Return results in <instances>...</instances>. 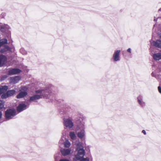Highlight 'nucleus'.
<instances>
[{
	"mask_svg": "<svg viewBox=\"0 0 161 161\" xmlns=\"http://www.w3.org/2000/svg\"><path fill=\"white\" fill-rule=\"evenodd\" d=\"M63 123L64 126L69 129L72 128L74 124L71 119L69 118H64L63 119Z\"/></svg>",
	"mask_w": 161,
	"mask_h": 161,
	"instance_id": "obj_5",
	"label": "nucleus"
},
{
	"mask_svg": "<svg viewBox=\"0 0 161 161\" xmlns=\"http://www.w3.org/2000/svg\"><path fill=\"white\" fill-rule=\"evenodd\" d=\"M84 125L82 124V130L80 132H78L77 134L78 136L80 138H82L85 136Z\"/></svg>",
	"mask_w": 161,
	"mask_h": 161,
	"instance_id": "obj_9",
	"label": "nucleus"
},
{
	"mask_svg": "<svg viewBox=\"0 0 161 161\" xmlns=\"http://www.w3.org/2000/svg\"><path fill=\"white\" fill-rule=\"evenodd\" d=\"M64 146L66 147H69L70 145V143L68 140H66L64 142Z\"/></svg>",
	"mask_w": 161,
	"mask_h": 161,
	"instance_id": "obj_22",
	"label": "nucleus"
},
{
	"mask_svg": "<svg viewBox=\"0 0 161 161\" xmlns=\"http://www.w3.org/2000/svg\"><path fill=\"white\" fill-rule=\"evenodd\" d=\"M138 101L139 104L141 105L142 106H144L145 104L144 102L141 101V99H140L139 98H138Z\"/></svg>",
	"mask_w": 161,
	"mask_h": 161,
	"instance_id": "obj_23",
	"label": "nucleus"
},
{
	"mask_svg": "<svg viewBox=\"0 0 161 161\" xmlns=\"http://www.w3.org/2000/svg\"><path fill=\"white\" fill-rule=\"evenodd\" d=\"M40 98V96L38 94L35 95L30 97V101H35L39 99Z\"/></svg>",
	"mask_w": 161,
	"mask_h": 161,
	"instance_id": "obj_17",
	"label": "nucleus"
},
{
	"mask_svg": "<svg viewBox=\"0 0 161 161\" xmlns=\"http://www.w3.org/2000/svg\"><path fill=\"white\" fill-rule=\"evenodd\" d=\"M26 108V105L24 103L19 104L17 108V110L18 112H21Z\"/></svg>",
	"mask_w": 161,
	"mask_h": 161,
	"instance_id": "obj_7",
	"label": "nucleus"
},
{
	"mask_svg": "<svg viewBox=\"0 0 161 161\" xmlns=\"http://www.w3.org/2000/svg\"><path fill=\"white\" fill-rule=\"evenodd\" d=\"M7 77V75H4L1 78V81H3L4 80V79H6Z\"/></svg>",
	"mask_w": 161,
	"mask_h": 161,
	"instance_id": "obj_26",
	"label": "nucleus"
},
{
	"mask_svg": "<svg viewBox=\"0 0 161 161\" xmlns=\"http://www.w3.org/2000/svg\"><path fill=\"white\" fill-rule=\"evenodd\" d=\"M21 70L17 68H13L9 69L8 72L9 75H13L17 74L21 72Z\"/></svg>",
	"mask_w": 161,
	"mask_h": 161,
	"instance_id": "obj_6",
	"label": "nucleus"
},
{
	"mask_svg": "<svg viewBox=\"0 0 161 161\" xmlns=\"http://www.w3.org/2000/svg\"><path fill=\"white\" fill-rule=\"evenodd\" d=\"M160 38H161V34L160 35ZM152 44L155 47L161 48V41L158 40L156 42L153 41Z\"/></svg>",
	"mask_w": 161,
	"mask_h": 161,
	"instance_id": "obj_11",
	"label": "nucleus"
},
{
	"mask_svg": "<svg viewBox=\"0 0 161 161\" xmlns=\"http://www.w3.org/2000/svg\"><path fill=\"white\" fill-rule=\"evenodd\" d=\"M77 150L78 151V153L75 155V157L77 160H79L83 157L85 154V151L81 147H78Z\"/></svg>",
	"mask_w": 161,
	"mask_h": 161,
	"instance_id": "obj_4",
	"label": "nucleus"
},
{
	"mask_svg": "<svg viewBox=\"0 0 161 161\" xmlns=\"http://www.w3.org/2000/svg\"><path fill=\"white\" fill-rule=\"evenodd\" d=\"M22 50H23V49H20V51L21 52V51H22Z\"/></svg>",
	"mask_w": 161,
	"mask_h": 161,
	"instance_id": "obj_35",
	"label": "nucleus"
},
{
	"mask_svg": "<svg viewBox=\"0 0 161 161\" xmlns=\"http://www.w3.org/2000/svg\"><path fill=\"white\" fill-rule=\"evenodd\" d=\"M120 50H117L115 51L113 55V58L115 61H117L119 60V54Z\"/></svg>",
	"mask_w": 161,
	"mask_h": 161,
	"instance_id": "obj_10",
	"label": "nucleus"
},
{
	"mask_svg": "<svg viewBox=\"0 0 161 161\" xmlns=\"http://www.w3.org/2000/svg\"><path fill=\"white\" fill-rule=\"evenodd\" d=\"M10 49L9 47L8 46H5L4 48L3 49H1L0 51V52L3 53L5 51L9 50Z\"/></svg>",
	"mask_w": 161,
	"mask_h": 161,
	"instance_id": "obj_20",
	"label": "nucleus"
},
{
	"mask_svg": "<svg viewBox=\"0 0 161 161\" xmlns=\"http://www.w3.org/2000/svg\"><path fill=\"white\" fill-rule=\"evenodd\" d=\"M51 86L47 88L45 90H41V97L42 98V97L46 98H50V100H52V93H51Z\"/></svg>",
	"mask_w": 161,
	"mask_h": 161,
	"instance_id": "obj_2",
	"label": "nucleus"
},
{
	"mask_svg": "<svg viewBox=\"0 0 161 161\" xmlns=\"http://www.w3.org/2000/svg\"><path fill=\"white\" fill-rule=\"evenodd\" d=\"M159 11H161V8H160V9H159Z\"/></svg>",
	"mask_w": 161,
	"mask_h": 161,
	"instance_id": "obj_36",
	"label": "nucleus"
},
{
	"mask_svg": "<svg viewBox=\"0 0 161 161\" xmlns=\"http://www.w3.org/2000/svg\"><path fill=\"white\" fill-rule=\"evenodd\" d=\"M71 150L70 149H61V152L63 156H66L69 154L71 152Z\"/></svg>",
	"mask_w": 161,
	"mask_h": 161,
	"instance_id": "obj_12",
	"label": "nucleus"
},
{
	"mask_svg": "<svg viewBox=\"0 0 161 161\" xmlns=\"http://www.w3.org/2000/svg\"><path fill=\"white\" fill-rule=\"evenodd\" d=\"M27 94V92L25 91H21L17 96V98H20L24 97Z\"/></svg>",
	"mask_w": 161,
	"mask_h": 161,
	"instance_id": "obj_14",
	"label": "nucleus"
},
{
	"mask_svg": "<svg viewBox=\"0 0 161 161\" xmlns=\"http://www.w3.org/2000/svg\"><path fill=\"white\" fill-rule=\"evenodd\" d=\"M8 97L13 95L15 92V91L14 90H10L8 91L7 92Z\"/></svg>",
	"mask_w": 161,
	"mask_h": 161,
	"instance_id": "obj_19",
	"label": "nucleus"
},
{
	"mask_svg": "<svg viewBox=\"0 0 161 161\" xmlns=\"http://www.w3.org/2000/svg\"><path fill=\"white\" fill-rule=\"evenodd\" d=\"M153 57L155 60H159L161 59V52L154 54Z\"/></svg>",
	"mask_w": 161,
	"mask_h": 161,
	"instance_id": "obj_15",
	"label": "nucleus"
},
{
	"mask_svg": "<svg viewBox=\"0 0 161 161\" xmlns=\"http://www.w3.org/2000/svg\"><path fill=\"white\" fill-rule=\"evenodd\" d=\"M7 39L6 38H4L0 40V47L3 45L7 43Z\"/></svg>",
	"mask_w": 161,
	"mask_h": 161,
	"instance_id": "obj_18",
	"label": "nucleus"
},
{
	"mask_svg": "<svg viewBox=\"0 0 161 161\" xmlns=\"http://www.w3.org/2000/svg\"><path fill=\"white\" fill-rule=\"evenodd\" d=\"M4 102L0 100V109L4 107Z\"/></svg>",
	"mask_w": 161,
	"mask_h": 161,
	"instance_id": "obj_25",
	"label": "nucleus"
},
{
	"mask_svg": "<svg viewBox=\"0 0 161 161\" xmlns=\"http://www.w3.org/2000/svg\"><path fill=\"white\" fill-rule=\"evenodd\" d=\"M157 19H154V21H157Z\"/></svg>",
	"mask_w": 161,
	"mask_h": 161,
	"instance_id": "obj_34",
	"label": "nucleus"
},
{
	"mask_svg": "<svg viewBox=\"0 0 161 161\" xmlns=\"http://www.w3.org/2000/svg\"><path fill=\"white\" fill-rule=\"evenodd\" d=\"M8 97V96L7 92L6 93H3L1 96V98L3 99L6 98Z\"/></svg>",
	"mask_w": 161,
	"mask_h": 161,
	"instance_id": "obj_24",
	"label": "nucleus"
},
{
	"mask_svg": "<svg viewBox=\"0 0 161 161\" xmlns=\"http://www.w3.org/2000/svg\"><path fill=\"white\" fill-rule=\"evenodd\" d=\"M142 132L145 135L146 134V132L145 130H143L142 131Z\"/></svg>",
	"mask_w": 161,
	"mask_h": 161,
	"instance_id": "obj_32",
	"label": "nucleus"
},
{
	"mask_svg": "<svg viewBox=\"0 0 161 161\" xmlns=\"http://www.w3.org/2000/svg\"><path fill=\"white\" fill-rule=\"evenodd\" d=\"M20 79V78L19 76H15L10 77V81L12 83L16 84L18 83Z\"/></svg>",
	"mask_w": 161,
	"mask_h": 161,
	"instance_id": "obj_8",
	"label": "nucleus"
},
{
	"mask_svg": "<svg viewBox=\"0 0 161 161\" xmlns=\"http://www.w3.org/2000/svg\"><path fill=\"white\" fill-rule=\"evenodd\" d=\"M80 161H89V159L88 158H83Z\"/></svg>",
	"mask_w": 161,
	"mask_h": 161,
	"instance_id": "obj_27",
	"label": "nucleus"
},
{
	"mask_svg": "<svg viewBox=\"0 0 161 161\" xmlns=\"http://www.w3.org/2000/svg\"><path fill=\"white\" fill-rule=\"evenodd\" d=\"M69 136L72 140H74L75 139L76 136L74 132H71L69 133Z\"/></svg>",
	"mask_w": 161,
	"mask_h": 161,
	"instance_id": "obj_21",
	"label": "nucleus"
},
{
	"mask_svg": "<svg viewBox=\"0 0 161 161\" xmlns=\"http://www.w3.org/2000/svg\"><path fill=\"white\" fill-rule=\"evenodd\" d=\"M16 114V110L13 109H8L5 112V117L7 120L12 119Z\"/></svg>",
	"mask_w": 161,
	"mask_h": 161,
	"instance_id": "obj_3",
	"label": "nucleus"
},
{
	"mask_svg": "<svg viewBox=\"0 0 161 161\" xmlns=\"http://www.w3.org/2000/svg\"><path fill=\"white\" fill-rule=\"evenodd\" d=\"M40 92V90H37L36 91V93H39Z\"/></svg>",
	"mask_w": 161,
	"mask_h": 161,
	"instance_id": "obj_33",
	"label": "nucleus"
},
{
	"mask_svg": "<svg viewBox=\"0 0 161 161\" xmlns=\"http://www.w3.org/2000/svg\"><path fill=\"white\" fill-rule=\"evenodd\" d=\"M2 112L0 111V119H1L2 118Z\"/></svg>",
	"mask_w": 161,
	"mask_h": 161,
	"instance_id": "obj_31",
	"label": "nucleus"
},
{
	"mask_svg": "<svg viewBox=\"0 0 161 161\" xmlns=\"http://www.w3.org/2000/svg\"><path fill=\"white\" fill-rule=\"evenodd\" d=\"M8 86H2L0 87V94L5 92L8 89Z\"/></svg>",
	"mask_w": 161,
	"mask_h": 161,
	"instance_id": "obj_16",
	"label": "nucleus"
},
{
	"mask_svg": "<svg viewBox=\"0 0 161 161\" xmlns=\"http://www.w3.org/2000/svg\"><path fill=\"white\" fill-rule=\"evenodd\" d=\"M158 89L159 91V92L161 93V88L160 86H158Z\"/></svg>",
	"mask_w": 161,
	"mask_h": 161,
	"instance_id": "obj_29",
	"label": "nucleus"
},
{
	"mask_svg": "<svg viewBox=\"0 0 161 161\" xmlns=\"http://www.w3.org/2000/svg\"><path fill=\"white\" fill-rule=\"evenodd\" d=\"M10 30V27L7 24H3L0 25V31L8 39L11 38Z\"/></svg>",
	"mask_w": 161,
	"mask_h": 161,
	"instance_id": "obj_1",
	"label": "nucleus"
},
{
	"mask_svg": "<svg viewBox=\"0 0 161 161\" xmlns=\"http://www.w3.org/2000/svg\"><path fill=\"white\" fill-rule=\"evenodd\" d=\"M7 60L6 57L4 55H0V67L2 66Z\"/></svg>",
	"mask_w": 161,
	"mask_h": 161,
	"instance_id": "obj_13",
	"label": "nucleus"
},
{
	"mask_svg": "<svg viewBox=\"0 0 161 161\" xmlns=\"http://www.w3.org/2000/svg\"><path fill=\"white\" fill-rule=\"evenodd\" d=\"M59 161H69V160L66 159H61Z\"/></svg>",
	"mask_w": 161,
	"mask_h": 161,
	"instance_id": "obj_28",
	"label": "nucleus"
},
{
	"mask_svg": "<svg viewBox=\"0 0 161 161\" xmlns=\"http://www.w3.org/2000/svg\"><path fill=\"white\" fill-rule=\"evenodd\" d=\"M127 51L130 53H131V49L130 48H129L127 50Z\"/></svg>",
	"mask_w": 161,
	"mask_h": 161,
	"instance_id": "obj_30",
	"label": "nucleus"
}]
</instances>
